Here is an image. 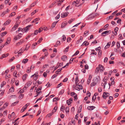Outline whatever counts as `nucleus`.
I'll return each instance as SVG.
<instances>
[{"label":"nucleus","instance_id":"nucleus-7","mask_svg":"<svg viewBox=\"0 0 125 125\" xmlns=\"http://www.w3.org/2000/svg\"><path fill=\"white\" fill-rule=\"evenodd\" d=\"M109 95V94L107 93L104 92L103 93V97L104 99H106V98Z\"/></svg>","mask_w":125,"mask_h":125},{"label":"nucleus","instance_id":"nucleus-56","mask_svg":"<svg viewBox=\"0 0 125 125\" xmlns=\"http://www.w3.org/2000/svg\"><path fill=\"white\" fill-rule=\"evenodd\" d=\"M42 40V38H40L39 41L37 42V43H39L41 42Z\"/></svg>","mask_w":125,"mask_h":125},{"label":"nucleus","instance_id":"nucleus-49","mask_svg":"<svg viewBox=\"0 0 125 125\" xmlns=\"http://www.w3.org/2000/svg\"><path fill=\"white\" fill-rule=\"evenodd\" d=\"M41 112V109H39L38 111V114H37V116L38 115L40 114Z\"/></svg>","mask_w":125,"mask_h":125},{"label":"nucleus","instance_id":"nucleus-38","mask_svg":"<svg viewBox=\"0 0 125 125\" xmlns=\"http://www.w3.org/2000/svg\"><path fill=\"white\" fill-rule=\"evenodd\" d=\"M7 110H6L4 112L3 114V115L4 116H5L7 115Z\"/></svg>","mask_w":125,"mask_h":125},{"label":"nucleus","instance_id":"nucleus-62","mask_svg":"<svg viewBox=\"0 0 125 125\" xmlns=\"http://www.w3.org/2000/svg\"><path fill=\"white\" fill-rule=\"evenodd\" d=\"M4 5L3 4H2L0 6V10L2 9L3 8Z\"/></svg>","mask_w":125,"mask_h":125},{"label":"nucleus","instance_id":"nucleus-35","mask_svg":"<svg viewBox=\"0 0 125 125\" xmlns=\"http://www.w3.org/2000/svg\"><path fill=\"white\" fill-rule=\"evenodd\" d=\"M117 48L118 49L120 47V45L119 42H117Z\"/></svg>","mask_w":125,"mask_h":125},{"label":"nucleus","instance_id":"nucleus-26","mask_svg":"<svg viewBox=\"0 0 125 125\" xmlns=\"http://www.w3.org/2000/svg\"><path fill=\"white\" fill-rule=\"evenodd\" d=\"M6 84V82L4 81H3L1 83V87H3L4 85Z\"/></svg>","mask_w":125,"mask_h":125},{"label":"nucleus","instance_id":"nucleus-1","mask_svg":"<svg viewBox=\"0 0 125 125\" xmlns=\"http://www.w3.org/2000/svg\"><path fill=\"white\" fill-rule=\"evenodd\" d=\"M31 25H29L25 28L22 29V32H26L29 30V28L31 27Z\"/></svg>","mask_w":125,"mask_h":125},{"label":"nucleus","instance_id":"nucleus-31","mask_svg":"<svg viewBox=\"0 0 125 125\" xmlns=\"http://www.w3.org/2000/svg\"><path fill=\"white\" fill-rule=\"evenodd\" d=\"M24 96V95L23 94H21L19 96V97H18V98L20 99H21L23 98Z\"/></svg>","mask_w":125,"mask_h":125},{"label":"nucleus","instance_id":"nucleus-20","mask_svg":"<svg viewBox=\"0 0 125 125\" xmlns=\"http://www.w3.org/2000/svg\"><path fill=\"white\" fill-rule=\"evenodd\" d=\"M64 0H60L59 1L58 0L57 4L58 5H60L62 3Z\"/></svg>","mask_w":125,"mask_h":125},{"label":"nucleus","instance_id":"nucleus-11","mask_svg":"<svg viewBox=\"0 0 125 125\" xmlns=\"http://www.w3.org/2000/svg\"><path fill=\"white\" fill-rule=\"evenodd\" d=\"M30 104L29 103H27L25 106H23L22 109H23L24 111L26 110L28 106Z\"/></svg>","mask_w":125,"mask_h":125},{"label":"nucleus","instance_id":"nucleus-61","mask_svg":"<svg viewBox=\"0 0 125 125\" xmlns=\"http://www.w3.org/2000/svg\"><path fill=\"white\" fill-rule=\"evenodd\" d=\"M84 68H85V69H88V66L87 64H86L84 66Z\"/></svg>","mask_w":125,"mask_h":125},{"label":"nucleus","instance_id":"nucleus-28","mask_svg":"<svg viewBox=\"0 0 125 125\" xmlns=\"http://www.w3.org/2000/svg\"><path fill=\"white\" fill-rule=\"evenodd\" d=\"M19 101H17L14 102L11 105V106H12L15 105L16 104H17L19 103Z\"/></svg>","mask_w":125,"mask_h":125},{"label":"nucleus","instance_id":"nucleus-44","mask_svg":"<svg viewBox=\"0 0 125 125\" xmlns=\"http://www.w3.org/2000/svg\"><path fill=\"white\" fill-rule=\"evenodd\" d=\"M76 94L74 92H72L71 94V95L72 97H74L75 95H76Z\"/></svg>","mask_w":125,"mask_h":125},{"label":"nucleus","instance_id":"nucleus-3","mask_svg":"<svg viewBox=\"0 0 125 125\" xmlns=\"http://www.w3.org/2000/svg\"><path fill=\"white\" fill-rule=\"evenodd\" d=\"M111 32V31L109 30L108 31H106L103 32L101 34V35H102L103 36H105V34H106L107 35L110 34Z\"/></svg>","mask_w":125,"mask_h":125},{"label":"nucleus","instance_id":"nucleus-18","mask_svg":"<svg viewBox=\"0 0 125 125\" xmlns=\"http://www.w3.org/2000/svg\"><path fill=\"white\" fill-rule=\"evenodd\" d=\"M111 42H108L107 43V44L104 47V48L105 49H107V48H108L110 47V46L111 45Z\"/></svg>","mask_w":125,"mask_h":125},{"label":"nucleus","instance_id":"nucleus-25","mask_svg":"<svg viewBox=\"0 0 125 125\" xmlns=\"http://www.w3.org/2000/svg\"><path fill=\"white\" fill-rule=\"evenodd\" d=\"M83 40V38L82 37H80V39L79 40L77 41L76 42V43L77 44H79V42H81Z\"/></svg>","mask_w":125,"mask_h":125},{"label":"nucleus","instance_id":"nucleus-9","mask_svg":"<svg viewBox=\"0 0 125 125\" xmlns=\"http://www.w3.org/2000/svg\"><path fill=\"white\" fill-rule=\"evenodd\" d=\"M8 103L7 102H6L5 104H4L3 106L2 107V108H1L0 109V111H1L2 110V109H4L8 105Z\"/></svg>","mask_w":125,"mask_h":125},{"label":"nucleus","instance_id":"nucleus-21","mask_svg":"<svg viewBox=\"0 0 125 125\" xmlns=\"http://www.w3.org/2000/svg\"><path fill=\"white\" fill-rule=\"evenodd\" d=\"M78 77L77 76L75 78V83H76V85H77L78 84Z\"/></svg>","mask_w":125,"mask_h":125},{"label":"nucleus","instance_id":"nucleus-59","mask_svg":"<svg viewBox=\"0 0 125 125\" xmlns=\"http://www.w3.org/2000/svg\"><path fill=\"white\" fill-rule=\"evenodd\" d=\"M108 60V58L107 57H105L104 58V62H106Z\"/></svg>","mask_w":125,"mask_h":125},{"label":"nucleus","instance_id":"nucleus-30","mask_svg":"<svg viewBox=\"0 0 125 125\" xmlns=\"http://www.w3.org/2000/svg\"><path fill=\"white\" fill-rule=\"evenodd\" d=\"M15 12H12L10 14V15H9V17H12V16H14L15 15Z\"/></svg>","mask_w":125,"mask_h":125},{"label":"nucleus","instance_id":"nucleus-47","mask_svg":"<svg viewBox=\"0 0 125 125\" xmlns=\"http://www.w3.org/2000/svg\"><path fill=\"white\" fill-rule=\"evenodd\" d=\"M15 58L14 57H12L11 59H10L9 60V62H11L15 59Z\"/></svg>","mask_w":125,"mask_h":125},{"label":"nucleus","instance_id":"nucleus-14","mask_svg":"<svg viewBox=\"0 0 125 125\" xmlns=\"http://www.w3.org/2000/svg\"><path fill=\"white\" fill-rule=\"evenodd\" d=\"M11 20H8L5 23H4V25H8L11 22Z\"/></svg>","mask_w":125,"mask_h":125},{"label":"nucleus","instance_id":"nucleus-55","mask_svg":"<svg viewBox=\"0 0 125 125\" xmlns=\"http://www.w3.org/2000/svg\"><path fill=\"white\" fill-rule=\"evenodd\" d=\"M58 0H56L52 4V5L53 6L54 5H55V6L56 5V3L58 2Z\"/></svg>","mask_w":125,"mask_h":125},{"label":"nucleus","instance_id":"nucleus-15","mask_svg":"<svg viewBox=\"0 0 125 125\" xmlns=\"http://www.w3.org/2000/svg\"><path fill=\"white\" fill-rule=\"evenodd\" d=\"M95 108V107L93 106H90L87 107V108L89 110H92Z\"/></svg>","mask_w":125,"mask_h":125},{"label":"nucleus","instance_id":"nucleus-50","mask_svg":"<svg viewBox=\"0 0 125 125\" xmlns=\"http://www.w3.org/2000/svg\"><path fill=\"white\" fill-rule=\"evenodd\" d=\"M37 43H35L33 44L32 45V48L33 49H34L35 48V46L37 45Z\"/></svg>","mask_w":125,"mask_h":125},{"label":"nucleus","instance_id":"nucleus-37","mask_svg":"<svg viewBox=\"0 0 125 125\" xmlns=\"http://www.w3.org/2000/svg\"><path fill=\"white\" fill-rule=\"evenodd\" d=\"M9 90L10 92H12L14 91V88L12 87Z\"/></svg>","mask_w":125,"mask_h":125},{"label":"nucleus","instance_id":"nucleus-4","mask_svg":"<svg viewBox=\"0 0 125 125\" xmlns=\"http://www.w3.org/2000/svg\"><path fill=\"white\" fill-rule=\"evenodd\" d=\"M22 34L21 33H19L17 35L14 37V39L15 40H16L20 39L21 37V35Z\"/></svg>","mask_w":125,"mask_h":125},{"label":"nucleus","instance_id":"nucleus-22","mask_svg":"<svg viewBox=\"0 0 125 125\" xmlns=\"http://www.w3.org/2000/svg\"><path fill=\"white\" fill-rule=\"evenodd\" d=\"M11 39L10 38H8L7 39V40L6 42V43L8 44H9L10 43V41Z\"/></svg>","mask_w":125,"mask_h":125},{"label":"nucleus","instance_id":"nucleus-52","mask_svg":"<svg viewBox=\"0 0 125 125\" xmlns=\"http://www.w3.org/2000/svg\"><path fill=\"white\" fill-rule=\"evenodd\" d=\"M99 71V68L97 67L96 69L95 70V72L97 73Z\"/></svg>","mask_w":125,"mask_h":125},{"label":"nucleus","instance_id":"nucleus-45","mask_svg":"<svg viewBox=\"0 0 125 125\" xmlns=\"http://www.w3.org/2000/svg\"><path fill=\"white\" fill-rule=\"evenodd\" d=\"M64 91L63 90H61L59 93V95L62 94L64 92Z\"/></svg>","mask_w":125,"mask_h":125},{"label":"nucleus","instance_id":"nucleus-63","mask_svg":"<svg viewBox=\"0 0 125 125\" xmlns=\"http://www.w3.org/2000/svg\"><path fill=\"white\" fill-rule=\"evenodd\" d=\"M71 103V101H70V100H67V103L68 105H69Z\"/></svg>","mask_w":125,"mask_h":125},{"label":"nucleus","instance_id":"nucleus-19","mask_svg":"<svg viewBox=\"0 0 125 125\" xmlns=\"http://www.w3.org/2000/svg\"><path fill=\"white\" fill-rule=\"evenodd\" d=\"M42 88V87H40L38 89L36 90V91L37 93H38V94H39L40 93V91H41Z\"/></svg>","mask_w":125,"mask_h":125},{"label":"nucleus","instance_id":"nucleus-57","mask_svg":"<svg viewBox=\"0 0 125 125\" xmlns=\"http://www.w3.org/2000/svg\"><path fill=\"white\" fill-rule=\"evenodd\" d=\"M9 55V54L8 53H7L6 54H3L2 55H4V58L7 57Z\"/></svg>","mask_w":125,"mask_h":125},{"label":"nucleus","instance_id":"nucleus-36","mask_svg":"<svg viewBox=\"0 0 125 125\" xmlns=\"http://www.w3.org/2000/svg\"><path fill=\"white\" fill-rule=\"evenodd\" d=\"M17 26L16 25H14L12 28V31H14L17 28Z\"/></svg>","mask_w":125,"mask_h":125},{"label":"nucleus","instance_id":"nucleus-51","mask_svg":"<svg viewBox=\"0 0 125 125\" xmlns=\"http://www.w3.org/2000/svg\"><path fill=\"white\" fill-rule=\"evenodd\" d=\"M102 88L101 87H99L98 89V91L99 92H101L102 91Z\"/></svg>","mask_w":125,"mask_h":125},{"label":"nucleus","instance_id":"nucleus-53","mask_svg":"<svg viewBox=\"0 0 125 125\" xmlns=\"http://www.w3.org/2000/svg\"><path fill=\"white\" fill-rule=\"evenodd\" d=\"M38 10H35L33 11L32 12V15H34L35 13Z\"/></svg>","mask_w":125,"mask_h":125},{"label":"nucleus","instance_id":"nucleus-33","mask_svg":"<svg viewBox=\"0 0 125 125\" xmlns=\"http://www.w3.org/2000/svg\"><path fill=\"white\" fill-rule=\"evenodd\" d=\"M97 82H93L91 84V86H93L97 84Z\"/></svg>","mask_w":125,"mask_h":125},{"label":"nucleus","instance_id":"nucleus-41","mask_svg":"<svg viewBox=\"0 0 125 125\" xmlns=\"http://www.w3.org/2000/svg\"><path fill=\"white\" fill-rule=\"evenodd\" d=\"M65 111L66 112L68 113L69 112V108L68 107H66V108Z\"/></svg>","mask_w":125,"mask_h":125},{"label":"nucleus","instance_id":"nucleus-29","mask_svg":"<svg viewBox=\"0 0 125 125\" xmlns=\"http://www.w3.org/2000/svg\"><path fill=\"white\" fill-rule=\"evenodd\" d=\"M38 75H34V76H33V79L34 80H37L38 78Z\"/></svg>","mask_w":125,"mask_h":125},{"label":"nucleus","instance_id":"nucleus-54","mask_svg":"<svg viewBox=\"0 0 125 125\" xmlns=\"http://www.w3.org/2000/svg\"><path fill=\"white\" fill-rule=\"evenodd\" d=\"M31 72V70L29 68H28L27 69V72L29 73Z\"/></svg>","mask_w":125,"mask_h":125},{"label":"nucleus","instance_id":"nucleus-64","mask_svg":"<svg viewBox=\"0 0 125 125\" xmlns=\"http://www.w3.org/2000/svg\"><path fill=\"white\" fill-rule=\"evenodd\" d=\"M87 94L88 96L90 97L91 95V93H90L88 91H87Z\"/></svg>","mask_w":125,"mask_h":125},{"label":"nucleus","instance_id":"nucleus-43","mask_svg":"<svg viewBox=\"0 0 125 125\" xmlns=\"http://www.w3.org/2000/svg\"><path fill=\"white\" fill-rule=\"evenodd\" d=\"M62 40H63V41H64L65 40H66V37L64 35H63L62 36Z\"/></svg>","mask_w":125,"mask_h":125},{"label":"nucleus","instance_id":"nucleus-8","mask_svg":"<svg viewBox=\"0 0 125 125\" xmlns=\"http://www.w3.org/2000/svg\"><path fill=\"white\" fill-rule=\"evenodd\" d=\"M99 68L100 70V71L103 72L104 70V66L102 65L99 64Z\"/></svg>","mask_w":125,"mask_h":125},{"label":"nucleus","instance_id":"nucleus-27","mask_svg":"<svg viewBox=\"0 0 125 125\" xmlns=\"http://www.w3.org/2000/svg\"><path fill=\"white\" fill-rule=\"evenodd\" d=\"M66 24L67 23H62L61 25V28H63L66 25Z\"/></svg>","mask_w":125,"mask_h":125},{"label":"nucleus","instance_id":"nucleus-17","mask_svg":"<svg viewBox=\"0 0 125 125\" xmlns=\"http://www.w3.org/2000/svg\"><path fill=\"white\" fill-rule=\"evenodd\" d=\"M31 84V81H28L27 83L25 84L26 86H27V88Z\"/></svg>","mask_w":125,"mask_h":125},{"label":"nucleus","instance_id":"nucleus-13","mask_svg":"<svg viewBox=\"0 0 125 125\" xmlns=\"http://www.w3.org/2000/svg\"><path fill=\"white\" fill-rule=\"evenodd\" d=\"M61 59L63 61H65L67 60V57L65 55H64L62 56Z\"/></svg>","mask_w":125,"mask_h":125},{"label":"nucleus","instance_id":"nucleus-39","mask_svg":"<svg viewBox=\"0 0 125 125\" xmlns=\"http://www.w3.org/2000/svg\"><path fill=\"white\" fill-rule=\"evenodd\" d=\"M65 107L64 106H62L61 108V110L62 111H64L65 109Z\"/></svg>","mask_w":125,"mask_h":125},{"label":"nucleus","instance_id":"nucleus-6","mask_svg":"<svg viewBox=\"0 0 125 125\" xmlns=\"http://www.w3.org/2000/svg\"><path fill=\"white\" fill-rule=\"evenodd\" d=\"M68 12H63L61 14V17L62 18H64L66 17L68 14Z\"/></svg>","mask_w":125,"mask_h":125},{"label":"nucleus","instance_id":"nucleus-32","mask_svg":"<svg viewBox=\"0 0 125 125\" xmlns=\"http://www.w3.org/2000/svg\"><path fill=\"white\" fill-rule=\"evenodd\" d=\"M57 22H58V21H55V22H54L53 23H52V26L53 28L55 27L56 24L57 23Z\"/></svg>","mask_w":125,"mask_h":125},{"label":"nucleus","instance_id":"nucleus-16","mask_svg":"<svg viewBox=\"0 0 125 125\" xmlns=\"http://www.w3.org/2000/svg\"><path fill=\"white\" fill-rule=\"evenodd\" d=\"M89 43L87 41H85L83 42V43L81 45V46H83L84 45H85L86 46L88 45Z\"/></svg>","mask_w":125,"mask_h":125},{"label":"nucleus","instance_id":"nucleus-58","mask_svg":"<svg viewBox=\"0 0 125 125\" xmlns=\"http://www.w3.org/2000/svg\"><path fill=\"white\" fill-rule=\"evenodd\" d=\"M71 39L70 38H68L67 39V42H69L71 41Z\"/></svg>","mask_w":125,"mask_h":125},{"label":"nucleus","instance_id":"nucleus-23","mask_svg":"<svg viewBox=\"0 0 125 125\" xmlns=\"http://www.w3.org/2000/svg\"><path fill=\"white\" fill-rule=\"evenodd\" d=\"M28 59L26 58L23 60L22 62L24 63H25L28 61Z\"/></svg>","mask_w":125,"mask_h":125},{"label":"nucleus","instance_id":"nucleus-10","mask_svg":"<svg viewBox=\"0 0 125 125\" xmlns=\"http://www.w3.org/2000/svg\"><path fill=\"white\" fill-rule=\"evenodd\" d=\"M28 76V75L27 74H25L22 76V79L23 81H24L26 80L27 77Z\"/></svg>","mask_w":125,"mask_h":125},{"label":"nucleus","instance_id":"nucleus-34","mask_svg":"<svg viewBox=\"0 0 125 125\" xmlns=\"http://www.w3.org/2000/svg\"><path fill=\"white\" fill-rule=\"evenodd\" d=\"M7 33L5 31L4 32H3L1 33V35L2 36H3L4 35H6Z\"/></svg>","mask_w":125,"mask_h":125},{"label":"nucleus","instance_id":"nucleus-24","mask_svg":"<svg viewBox=\"0 0 125 125\" xmlns=\"http://www.w3.org/2000/svg\"><path fill=\"white\" fill-rule=\"evenodd\" d=\"M82 107V105H81L79 107V109L78 110V112L79 113H80L81 111V109Z\"/></svg>","mask_w":125,"mask_h":125},{"label":"nucleus","instance_id":"nucleus-5","mask_svg":"<svg viewBox=\"0 0 125 125\" xmlns=\"http://www.w3.org/2000/svg\"><path fill=\"white\" fill-rule=\"evenodd\" d=\"M95 16V14H92L89 15L88 17L86 18V20H91L94 18Z\"/></svg>","mask_w":125,"mask_h":125},{"label":"nucleus","instance_id":"nucleus-40","mask_svg":"<svg viewBox=\"0 0 125 125\" xmlns=\"http://www.w3.org/2000/svg\"><path fill=\"white\" fill-rule=\"evenodd\" d=\"M31 7H30L29 8H27V9H25V10H24V12H25L27 11H28L29 10H31Z\"/></svg>","mask_w":125,"mask_h":125},{"label":"nucleus","instance_id":"nucleus-46","mask_svg":"<svg viewBox=\"0 0 125 125\" xmlns=\"http://www.w3.org/2000/svg\"><path fill=\"white\" fill-rule=\"evenodd\" d=\"M79 53V51H77L75 52V53L73 55V56H75L77 55Z\"/></svg>","mask_w":125,"mask_h":125},{"label":"nucleus","instance_id":"nucleus-48","mask_svg":"<svg viewBox=\"0 0 125 125\" xmlns=\"http://www.w3.org/2000/svg\"><path fill=\"white\" fill-rule=\"evenodd\" d=\"M15 83L16 86H18L19 85V82L18 81H16L15 82Z\"/></svg>","mask_w":125,"mask_h":125},{"label":"nucleus","instance_id":"nucleus-60","mask_svg":"<svg viewBox=\"0 0 125 125\" xmlns=\"http://www.w3.org/2000/svg\"><path fill=\"white\" fill-rule=\"evenodd\" d=\"M107 80V79L106 77H104L103 79V81L104 82H106Z\"/></svg>","mask_w":125,"mask_h":125},{"label":"nucleus","instance_id":"nucleus-42","mask_svg":"<svg viewBox=\"0 0 125 125\" xmlns=\"http://www.w3.org/2000/svg\"><path fill=\"white\" fill-rule=\"evenodd\" d=\"M7 13V12L6 11H4L3 12L2 14L1 15V16L2 17H3V16L6 14Z\"/></svg>","mask_w":125,"mask_h":125},{"label":"nucleus","instance_id":"nucleus-12","mask_svg":"<svg viewBox=\"0 0 125 125\" xmlns=\"http://www.w3.org/2000/svg\"><path fill=\"white\" fill-rule=\"evenodd\" d=\"M92 76L91 75H90L88 79L87 82V83L88 84H89L91 80L92 79Z\"/></svg>","mask_w":125,"mask_h":125},{"label":"nucleus","instance_id":"nucleus-2","mask_svg":"<svg viewBox=\"0 0 125 125\" xmlns=\"http://www.w3.org/2000/svg\"><path fill=\"white\" fill-rule=\"evenodd\" d=\"M82 86L81 84L76 85V87L75 88L76 90L78 91H79L80 89H82Z\"/></svg>","mask_w":125,"mask_h":125}]
</instances>
